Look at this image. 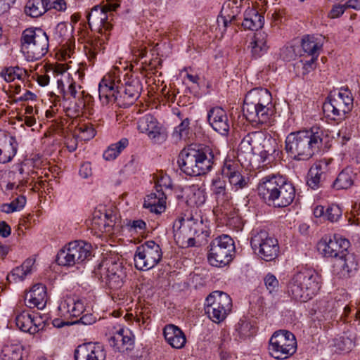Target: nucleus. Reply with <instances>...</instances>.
Here are the masks:
<instances>
[{
    "instance_id": "obj_1",
    "label": "nucleus",
    "mask_w": 360,
    "mask_h": 360,
    "mask_svg": "<svg viewBox=\"0 0 360 360\" xmlns=\"http://www.w3.org/2000/svg\"><path fill=\"white\" fill-rule=\"evenodd\" d=\"M330 137L320 126L290 133L285 139V149L295 160L307 161L324 153L328 148Z\"/></svg>"
},
{
    "instance_id": "obj_2",
    "label": "nucleus",
    "mask_w": 360,
    "mask_h": 360,
    "mask_svg": "<svg viewBox=\"0 0 360 360\" xmlns=\"http://www.w3.org/2000/svg\"><path fill=\"white\" fill-rule=\"evenodd\" d=\"M215 160L214 150L210 146L198 148L189 146L180 152L177 163L181 172L186 175L198 176L211 171Z\"/></svg>"
},
{
    "instance_id": "obj_3",
    "label": "nucleus",
    "mask_w": 360,
    "mask_h": 360,
    "mask_svg": "<svg viewBox=\"0 0 360 360\" xmlns=\"http://www.w3.org/2000/svg\"><path fill=\"white\" fill-rule=\"evenodd\" d=\"M270 139L262 131H253L246 134L240 141L238 148V161L247 167L252 165V160L255 155L260 158L259 162L267 166L269 162V146Z\"/></svg>"
},
{
    "instance_id": "obj_4",
    "label": "nucleus",
    "mask_w": 360,
    "mask_h": 360,
    "mask_svg": "<svg viewBox=\"0 0 360 360\" xmlns=\"http://www.w3.org/2000/svg\"><path fill=\"white\" fill-rule=\"evenodd\" d=\"M321 288V278L314 269H304L295 274L288 285V294L295 300L307 302Z\"/></svg>"
},
{
    "instance_id": "obj_5",
    "label": "nucleus",
    "mask_w": 360,
    "mask_h": 360,
    "mask_svg": "<svg viewBox=\"0 0 360 360\" xmlns=\"http://www.w3.org/2000/svg\"><path fill=\"white\" fill-rule=\"evenodd\" d=\"M270 95L268 89H252L245 97L243 105V113L248 121L252 123H259L270 125L269 108L270 103L263 97Z\"/></svg>"
},
{
    "instance_id": "obj_6",
    "label": "nucleus",
    "mask_w": 360,
    "mask_h": 360,
    "mask_svg": "<svg viewBox=\"0 0 360 360\" xmlns=\"http://www.w3.org/2000/svg\"><path fill=\"white\" fill-rule=\"evenodd\" d=\"M49 46V37L39 27L25 29L20 37V49L28 60H37L46 55Z\"/></svg>"
},
{
    "instance_id": "obj_7",
    "label": "nucleus",
    "mask_w": 360,
    "mask_h": 360,
    "mask_svg": "<svg viewBox=\"0 0 360 360\" xmlns=\"http://www.w3.org/2000/svg\"><path fill=\"white\" fill-rule=\"evenodd\" d=\"M205 227L202 220L179 217L173 224L174 238L183 248L195 246L197 238L204 233L207 236Z\"/></svg>"
},
{
    "instance_id": "obj_8",
    "label": "nucleus",
    "mask_w": 360,
    "mask_h": 360,
    "mask_svg": "<svg viewBox=\"0 0 360 360\" xmlns=\"http://www.w3.org/2000/svg\"><path fill=\"white\" fill-rule=\"evenodd\" d=\"M354 98L347 89L341 88L331 91L323 103V110L326 116L333 120H342L353 108Z\"/></svg>"
},
{
    "instance_id": "obj_9",
    "label": "nucleus",
    "mask_w": 360,
    "mask_h": 360,
    "mask_svg": "<svg viewBox=\"0 0 360 360\" xmlns=\"http://www.w3.org/2000/svg\"><path fill=\"white\" fill-rule=\"evenodd\" d=\"M94 276L112 290L120 289L124 283L126 274L121 262L112 258L106 259L96 266Z\"/></svg>"
},
{
    "instance_id": "obj_10",
    "label": "nucleus",
    "mask_w": 360,
    "mask_h": 360,
    "mask_svg": "<svg viewBox=\"0 0 360 360\" xmlns=\"http://www.w3.org/2000/svg\"><path fill=\"white\" fill-rule=\"evenodd\" d=\"M91 256V245L82 240H75L69 243L58 252L56 262L60 266L77 267L88 260Z\"/></svg>"
},
{
    "instance_id": "obj_11",
    "label": "nucleus",
    "mask_w": 360,
    "mask_h": 360,
    "mask_svg": "<svg viewBox=\"0 0 360 360\" xmlns=\"http://www.w3.org/2000/svg\"><path fill=\"white\" fill-rule=\"evenodd\" d=\"M234 252L233 240L229 236L222 234L211 241L208 261L212 266H224L231 262Z\"/></svg>"
},
{
    "instance_id": "obj_12",
    "label": "nucleus",
    "mask_w": 360,
    "mask_h": 360,
    "mask_svg": "<svg viewBox=\"0 0 360 360\" xmlns=\"http://www.w3.org/2000/svg\"><path fill=\"white\" fill-rule=\"evenodd\" d=\"M205 313L214 323H219L225 320L232 309L230 296L222 291H214L205 300Z\"/></svg>"
},
{
    "instance_id": "obj_13",
    "label": "nucleus",
    "mask_w": 360,
    "mask_h": 360,
    "mask_svg": "<svg viewBox=\"0 0 360 360\" xmlns=\"http://www.w3.org/2000/svg\"><path fill=\"white\" fill-rule=\"evenodd\" d=\"M120 6L118 0H106V4L102 7L94 6L87 14L88 24L91 30L105 33L112 29V11Z\"/></svg>"
},
{
    "instance_id": "obj_14",
    "label": "nucleus",
    "mask_w": 360,
    "mask_h": 360,
    "mask_svg": "<svg viewBox=\"0 0 360 360\" xmlns=\"http://www.w3.org/2000/svg\"><path fill=\"white\" fill-rule=\"evenodd\" d=\"M121 70L117 67L114 68L101 79L98 85L99 98L103 105L117 102L122 106L120 95L121 82Z\"/></svg>"
},
{
    "instance_id": "obj_15",
    "label": "nucleus",
    "mask_w": 360,
    "mask_h": 360,
    "mask_svg": "<svg viewBox=\"0 0 360 360\" xmlns=\"http://www.w3.org/2000/svg\"><path fill=\"white\" fill-rule=\"evenodd\" d=\"M162 252L160 245L148 240L136 248L134 261L138 270L148 271L155 267L161 260Z\"/></svg>"
},
{
    "instance_id": "obj_16",
    "label": "nucleus",
    "mask_w": 360,
    "mask_h": 360,
    "mask_svg": "<svg viewBox=\"0 0 360 360\" xmlns=\"http://www.w3.org/2000/svg\"><path fill=\"white\" fill-rule=\"evenodd\" d=\"M271 356L276 359H285L292 356L297 349L295 335L290 331L279 330L271 335Z\"/></svg>"
},
{
    "instance_id": "obj_17",
    "label": "nucleus",
    "mask_w": 360,
    "mask_h": 360,
    "mask_svg": "<svg viewBox=\"0 0 360 360\" xmlns=\"http://www.w3.org/2000/svg\"><path fill=\"white\" fill-rule=\"evenodd\" d=\"M216 201L214 212L224 219L227 224L236 226L240 223L238 210L235 207L228 189L213 196Z\"/></svg>"
},
{
    "instance_id": "obj_18",
    "label": "nucleus",
    "mask_w": 360,
    "mask_h": 360,
    "mask_svg": "<svg viewBox=\"0 0 360 360\" xmlns=\"http://www.w3.org/2000/svg\"><path fill=\"white\" fill-rule=\"evenodd\" d=\"M120 85L121 90L120 99L122 101V106L127 108L133 104L139 97L142 89L141 84L138 78L127 72L123 75V80L121 79Z\"/></svg>"
},
{
    "instance_id": "obj_19",
    "label": "nucleus",
    "mask_w": 360,
    "mask_h": 360,
    "mask_svg": "<svg viewBox=\"0 0 360 360\" xmlns=\"http://www.w3.org/2000/svg\"><path fill=\"white\" fill-rule=\"evenodd\" d=\"M138 129L141 133L147 134L155 143H161L167 139V134L162 125L150 114L145 115L139 120Z\"/></svg>"
},
{
    "instance_id": "obj_20",
    "label": "nucleus",
    "mask_w": 360,
    "mask_h": 360,
    "mask_svg": "<svg viewBox=\"0 0 360 360\" xmlns=\"http://www.w3.org/2000/svg\"><path fill=\"white\" fill-rule=\"evenodd\" d=\"M115 330L112 335L108 338L109 345L115 352H125L131 351L134 348V339L131 331L127 328L119 326L114 327Z\"/></svg>"
},
{
    "instance_id": "obj_21",
    "label": "nucleus",
    "mask_w": 360,
    "mask_h": 360,
    "mask_svg": "<svg viewBox=\"0 0 360 360\" xmlns=\"http://www.w3.org/2000/svg\"><path fill=\"white\" fill-rule=\"evenodd\" d=\"M350 246L349 241L340 235L335 234L328 241H321L319 243V250L325 257L339 258L348 250Z\"/></svg>"
},
{
    "instance_id": "obj_22",
    "label": "nucleus",
    "mask_w": 360,
    "mask_h": 360,
    "mask_svg": "<svg viewBox=\"0 0 360 360\" xmlns=\"http://www.w3.org/2000/svg\"><path fill=\"white\" fill-rule=\"evenodd\" d=\"M356 256L348 250L337 259L333 264V273L340 278L352 276L358 269Z\"/></svg>"
},
{
    "instance_id": "obj_23",
    "label": "nucleus",
    "mask_w": 360,
    "mask_h": 360,
    "mask_svg": "<svg viewBox=\"0 0 360 360\" xmlns=\"http://www.w3.org/2000/svg\"><path fill=\"white\" fill-rule=\"evenodd\" d=\"M207 121L212 128L221 135H227L231 122L226 111L221 107L212 108L207 113Z\"/></svg>"
},
{
    "instance_id": "obj_24",
    "label": "nucleus",
    "mask_w": 360,
    "mask_h": 360,
    "mask_svg": "<svg viewBox=\"0 0 360 360\" xmlns=\"http://www.w3.org/2000/svg\"><path fill=\"white\" fill-rule=\"evenodd\" d=\"M74 356L75 360H105L106 352L98 343H87L78 346Z\"/></svg>"
},
{
    "instance_id": "obj_25",
    "label": "nucleus",
    "mask_w": 360,
    "mask_h": 360,
    "mask_svg": "<svg viewBox=\"0 0 360 360\" xmlns=\"http://www.w3.org/2000/svg\"><path fill=\"white\" fill-rule=\"evenodd\" d=\"M251 246L258 258L270 261V236L268 231L261 230L251 238Z\"/></svg>"
},
{
    "instance_id": "obj_26",
    "label": "nucleus",
    "mask_w": 360,
    "mask_h": 360,
    "mask_svg": "<svg viewBox=\"0 0 360 360\" xmlns=\"http://www.w3.org/2000/svg\"><path fill=\"white\" fill-rule=\"evenodd\" d=\"M222 174L228 178L230 184L236 190L244 188L248 185L249 179L241 174L238 164L231 160L225 162L222 168Z\"/></svg>"
},
{
    "instance_id": "obj_27",
    "label": "nucleus",
    "mask_w": 360,
    "mask_h": 360,
    "mask_svg": "<svg viewBox=\"0 0 360 360\" xmlns=\"http://www.w3.org/2000/svg\"><path fill=\"white\" fill-rule=\"evenodd\" d=\"M329 171L326 160L316 162L309 169L307 184L311 189L316 190L322 186Z\"/></svg>"
},
{
    "instance_id": "obj_28",
    "label": "nucleus",
    "mask_w": 360,
    "mask_h": 360,
    "mask_svg": "<svg viewBox=\"0 0 360 360\" xmlns=\"http://www.w3.org/2000/svg\"><path fill=\"white\" fill-rule=\"evenodd\" d=\"M25 304L30 308L43 309L47 302L46 288L41 283L35 284L25 297Z\"/></svg>"
},
{
    "instance_id": "obj_29",
    "label": "nucleus",
    "mask_w": 360,
    "mask_h": 360,
    "mask_svg": "<svg viewBox=\"0 0 360 360\" xmlns=\"http://www.w3.org/2000/svg\"><path fill=\"white\" fill-rule=\"evenodd\" d=\"M13 313L16 326L20 330L34 335L41 329L40 324L27 311L16 309Z\"/></svg>"
},
{
    "instance_id": "obj_30",
    "label": "nucleus",
    "mask_w": 360,
    "mask_h": 360,
    "mask_svg": "<svg viewBox=\"0 0 360 360\" xmlns=\"http://www.w3.org/2000/svg\"><path fill=\"white\" fill-rule=\"evenodd\" d=\"M163 335L166 342L173 348L181 349L185 346L186 335L178 326L173 324L166 325L163 329Z\"/></svg>"
},
{
    "instance_id": "obj_31",
    "label": "nucleus",
    "mask_w": 360,
    "mask_h": 360,
    "mask_svg": "<svg viewBox=\"0 0 360 360\" xmlns=\"http://www.w3.org/2000/svg\"><path fill=\"white\" fill-rule=\"evenodd\" d=\"M295 195V188L292 185L283 186L281 190L274 192L271 188V202L275 207H285L288 206L293 200Z\"/></svg>"
},
{
    "instance_id": "obj_32",
    "label": "nucleus",
    "mask_w": 360,
    "mask_h": 360,
    "mask_svg": "<svg viewBox=\"0 0 360 360\" xmlns=\"http://www.w3.org/2000/svg\"><path fill=\"white\" fill-rule=\"evenodd\" d=\"M166 195L162 191H156L148 195L145 198L143 207L151 212L161 214L166 208Z\"/></svg>"
},
{
    "instance_id": "obj_33",
    "label": "nucleus",
    "mask_w": 360,
    "mask_h": 360,
    "mask_svg": "<svg viewBox=\"0 0 360 360\" xmlns=\"http://www.w3.org/2000/svg\"><path fill=\"white\" fill-rule=\"evenodd\" d=\"M322 35H305L302 39V48L308 56L319 57L323 45Z\"/></svg>"
},
{
    "instance_id": "obj_34",
    "label": "nucleus",
    "mask_w": 360,
    "mask_h": 360,
    "mask_svg": "<svg viewBox=\"0 0 360 360\" xmlns=\"http://www.w3.org/2000/svg\"><path fill=\"white\" fill-rule=\"evenodd\" d=\"M264 24V17L255 8H248L244 13L242 26L245 30L258 31Z\"/></svg>"
},
{
    "instance_id": "obj_35",
    "label": "nucleus",
    "mask_w": 360,
    "mask_h": 360,
    "mask_svg": "<svg viewBox=\"0 0 360 360\" xmlns=\"http://www.w3.org/2000/svg\"><path fill=\"white\" fill-rule=\"evenodd\" d=\"M355 176L353 168L347 167L339 173L333 186L338 190L347 189L353 185Z\"/></svg>"
},
{
    "instance_id": "obj_36",
    "label": "nucleus",
    "mask_w": 360,
    "mask_h": 360,
    "mask_svg": "<svg viewBox=\"0 0 360 360\" xmlns=\"http://www.w3.org/2000/svg\"><path fill=\"white\" fill-rule=\"evenodd\" d=\"M257 332V327L254 323L246 319H241L235 326V335L240 340H245L254 336Z\"/></svg>"
},
{
    "instance_id": "obj_37",
    "label": "nucleus",
    "mask_w": 360,
    "mask_h": 360,
    "mask_svg": "<svg viewBox=\"0 0 360 360\" xmlns=\"http://www.w3.org/2000/svg\"><path fill=\"white\" fill-rule=\"evenodd\" d=\"M49 10L48 0H29L25 6L26 15L32 18L41 16Z\"/></svg>"
},
{
    "instance_id": "obj_38",
    "label": "nucleus",
    "mask_w": 360,
    "mask_h": 360,
    "mask_svg": "<svg viewBox=\"0 0 360 360\" xmlns=\"http://www.w3.org/2000/svg\"><path fill=\"white\" fill-rule=\"evenodd\" d=\"M33 264L34 260L32 259L25 260L21 266L15 267L8 274L7 280L10 283L23 281L28 274H31Z\"/></svg>"
},
{
    "instance_id": "obj_39",
    "label": "nucleus",
    "mask_w": 360,
    "mask_h": 360,
    "mask_svg": "<svg viewBox=\"0 0 360 360\" xmlns=\"http://www.w3.org/2000/svg\"><path fill=\"white\" fill-rule=\"evenodd\" d=\"M91 98V96L82 90L79 95H78V97L75 99V101L70 103V105L67 108V112L72 116H79L83 113L86 102L90 101Z\"/></svg>"
},
{
    "instance_id": "obj_40",
    "label": "nucleus",
    "mask_w": 360,
    "mask_h": 360,
    "mask_svg": "<svg viewBox=\"0 0 360 360\" xmlns=\"http://www.w3.org/2000/svg\"><path fill=\"white\" fill-rule=\"evenodd\" d=\"M268 41L269 38L266 33L257 31L255 34L254 46L252 48V53L255 56L259 57L266 53L269 49Z\"/></svg>"
},
{
    "instance_id": "obj_41",
    "label": "nucleus",
    "mask_w": 360,
    "mask_h": 360,
    "mask_svg": "<svg viewBox=\"0 0 360 360\" xmlns=\"http://www.w3.org/2000/svg\"><path fill=\"white\" fill-rule=\"evenodd\" d=\"M23 347L20 345H4L1 350L2 360H22Z\"/></svg>"
},
{
    "instance_id": "obj_42",
    "label": "nucleus",
    "mask_w": 360,
    "mask_h": 360,
    "mask_svg": "<svg viewBox=\"0 0 360 360\" xmlns=\"http://www.w3.org/2000/svg\"><path fill=\"white\" fill-rule=\"evenodd\" d=\"M129 141L126 138L121 139L115 143H112L103 153V158L106 160H115L120 153L128 146Z\"/></svg>"
},
{
    "instance_id": "obj_43",
    "label": "nucleus",
    "mask_w": 360,
    "mask_h": 360,
    "mask_svg": "<svg viewBox=\"0 0 360 360\" xmlns=\"http://www.w3.org/2000/svg\"><path fill=\"white\" fill-rule=\"evenodd\" d=\"M72 307L70 311V316L78 317L83 314L84 311V302L78 299H75L71 297H66L61 302L62 308H68Z\"/></svg>"
},
{
    "instance_id": "obj_44",
    "label": "nucleus",
    "mask_w": 360,
    "mask_h": 360,
    "mask_svg": "<svg viewBox=\"0 0 360 360\" xmlns=\"http://www.w3.org/2000/svg\"><path fill=\"white\" fill-rule=\"evenodd\" d=\"M71 37V32L65 23H59L55 28L53 39L58 44H67Z\"/></svg>"
},
{
    "instance_id": "obj_45",
    "label": "nucleus",
    "mask_w": 360,
    "mask_h": 360,
    "mask_svg": "<svg viewBox=\"0 0 360 360\" xmlns=\"http://www.w3.org/2000/svg\"><path fill=\"white\" fill-rule=\"evenodd\" d=\"M344 323H352L356 326L360 324V304L352 311L349 306L344 307L343 312L340 317Z\"/></svg>"
},
{
    "instance_id": "obj_46",
    "label": "nucleus",
    "mask_w": 360,
    "mask_h": 360,
    "mask_svg": "<svg viewBox=\"0 0 360 360\" xmlns=\"http://www.w3.org/2000/svg\"><path fill=\"white\" fill-rule=\"evenodd\" d=\"M26 204V198L24 195H19L10 203H4L0 210L2 212L10 214L21 210Z\"/></svg>"
},
{
    "instance_id": "obj_47",
    "label": "nucleus",
    "mask_w": 360,
    "mask_h": 360,
    "mask_svg": "<svg viewBox=\"0 0 360 360\" xmlns=\"http://www.w3.org/2000/svg\"><path fill=\"white\" fill-rule=\"evenodd\" d=\"M190 120L185 118L174 128L172 136L176 140H186L190 135Z\"/></svg>"
},
{
    "instance_id": "obj_48",
    "label": "nucleus",
    "mask_w": 360,
    "mask_h": 360,
    "mask_svg": "<svg viewBox=\"0 0 360 360\" xmlns=\"http://www.w3.org/2000/svg\"><path fill=\"white\" fill-rule=\"evenodd\" d=\"M25 75V70L19 67H9L5 68L1 72V76L7 82H13L15 79H22Z\"/></svg>"
},
{
    "instance_id": "obj_49",
    "label": "nucleus",
    "mask_w": 360,
    "mask_h": 360,
    "mask_svg": "<svg viewBox=\"0 0 360 360\" xmlns=\"http://www.w3.org/2000/svg\"><path fill=\"white\" fill-rule=\"evenodd\" d=\"M189 200L191 202L197 206L203 205L207 199L206 192L205 188L198 187V186H193L190 188Z\"/></svg>"
},
{
    "instance_id": "obj_50",
    "label": "nucleus",
    "mask_w": 360,
    "mask_h": 360,
    "mask_svg": "<svg viewBox=\"0 0 360 360\" xmlns=\"http://www.w3.org/2000/svg\"><path fill=\"white\" fill-rule=\"evenodd\" d=\"M335 345L341 352H349L355 345V338L344 334L336 340Z\"/></svg>"
},
{
    "instance_id": "obj_51",
    "label": "nucleus",
    "mask_w": 360,
    "mask_h": 360,
    "mask_svg": "<svg viewBox=\"0 0 360 360\" xmlns=\"http://www.w3.org/2000/svg\"><path fill=\"white\" fill-rule=\"evenodd\" d=\"M243 0H229L223 6L221 13H231V18H236L238 14L240 12Z\"/></svg>"
},
{
    "instance_id": "obj_52",
    "label": "nucleus",
    "mask_w": 360,
    "mask_h": 360,
    "mask_svg": "<svg viewBox=\"0 0 360 360\" xmlns=\"http://www.w3.org/2000/svg\"><path fill=\"white\" fill-rule=\"evenodd\" d=\"M270 176L264 177L258 184L257 191L259 197L266 202L270 201Z\"/></svg>"
},
{
    "instance_id": "obj_53",
    "label": "nucleus",
    "mask_w": 360,
    "mask_h": 360,
    "mask_svg": "<svg viewBox=\"0 0 360 360\" xmlns=\"http://www.w3.org/2000/svg\"><path fill=\"white\" fill-rule=\"evenodd\" d=\"M10 148L11 150H4V151L0 148V163H8L11 162L15 155L17 153V145L13 138H11V141H10Z\"/></svg>"
},
{
    "instance_id": "obj_54",
    "label": "nucleus",
    "mask_w": 360,
    "mask_h": 360,
    "mask_svg": "<svg viewBox=\"0 0 360 360\" xmlns=\"http://www.w3.org/2000/svg\"><path fill=\"white\" fill-rule=\"evenodd\" d=\"M342 211L336 204L329 205L326 210L325 217L330 222H335L342 217Z\"/></svg>"
},
{
    "instance_id": "obj_55",
    "label": "nucleus",
    "mask_w": 360,
    "mask_h": 360,
    "mask_svg": "<svg viewBox=\"0 0 360 360\" xmlns=\"http://www.w3.org/2000/svg\"><path fill=\"white\" fill-rule=\"evenodd\" d=\"M172 182L170 177L167 174H160L157 175L155 181V190L162 191L164 189H171Z\"/></svg>"
},
{
    "instance_id": "obj_56",
    "label": "nucleus",
    "mask_w": 360,
    "mask_h": 360,
    "mask_svg": "<svg viewBox=\"0 0 360 360\" xmlns=\"http://www.w3.org/2000/svg\"><path fill=\"white\" fill-rule=\"evenodd\" d=\"M288 185H292V184L288 181L285 176L279 174H271V188H273L274 192L281 190L283 186Z\"/></svg>"
},
{
    "instance_id": "obj_57",
    "label": "nucleus",
    "mask_w": 360,
    "mask_h": 360,
    "mask_svg": "<svg viewBox=\"0 0 360 360\" xmlns=\"http://www.w3.org/2000/svg\"><path fill=\"white\" fill-rule=\"evenodd\" d=\"M210 189L212 191V194L213 196L217 195L218 193L224 191L226 190V182L225 180L221 179L220 177L217 176L214 178L212 180Z\"/></svg>"
},
{
    "instance_id": "obj_58",
    "label": "nucleus",
    "mask_w": 360,
    "mask_h": 360,
    "mask_svg": "<svg viewBox=\"0 0 360 360\" xmlns=\"http://www.w3.org/2000/svg\"><path fill=\"white\" fill-rule=\"evenodd\" d=\"M81 136L84 140H90L96 135V131L91 124H84L79 128Z\"/></svg>"
},
{
    "instance_id": "obj_59",
    "label": "nucleus",
    "mask_w": 360,
    "mask_h": 360,
    "mask_svg": "<svg viewBox=\"0 0 360 360\" xmlns=\"http://www.w3.org/2000/svg\"><path fill=\"white\" fill-rule=\"evenodd\" d=\"M68 82L69 84L68 90L66 91L65 96L70 95L71 97H72V98L76 99L77 97H78V95H79V93L82 91H78V89L80 90L82 87L80 85H77L76 82L73 81L72 79L68 78Z\"/></svg>"
},
{
    "instance_id": "obj_60",
    "label": "nucleus",
    "mask_w": 360,
    "mask_h": 360,
    "mask_svg": "<svg viewBox=\"0 0 360 360\" xmlns=\"http://www.w3.org/2000/svg\"><path fill=\"white\" fill-rule=\"evenodd\" d=\"M101 223L103 224L104 231L107 232H110L112 231V229L115 224L114 219H112V214H108L107 213L104 214L103 216L98 217Z\"/></svg>"
},
{
    "instance_id": "obj_61",
    "label": "nucleus",
    "mask_w": 360,
    "mask_h": 360,
    "mask_svg": "<svg viewBox=\"0 0 360 360\" xmlns=\"http://www.w3.org/2000/svg\"><path fill=\"white\" fill-rule=\"evenodd\" d=\"M266 303L262 297L258 298L257 302L252 306V309L255 312L256 316H261L266 311Z\"/></svg>"
},
{
    "instance_id": "obj_62",
    "label": "nucleus",
    "mask_w": 360,
    "mask_h": 360,
    "mask_svg": "<svg viewBox=\"0 0 360 360\" xmlns=\"http://www.w3.org/2000/svg\"><path fill=\"white\" fill-rule=\"evenodd\" d=\"M49 10L53 8L58 11H63L66 9V2L65 0H48Z\"/></svg>"
},
{
    "instance_id": "obj_63",
    "label": "nucleus",
    "mask_w": 360,
    "mask_h": 360,
    "mask_svg": "<svg viewBox=\"0 0 360 360\" xmlns=\"http://www.w3.org/2000/svg\"><path fill=\"white\" fill-rule=\"evenodd\" d=\"M311 58L308 60H304L303 62V74H308L311 70L315 68L316 61L318 59V57H315L313 56H310Z\"/></svg>"
},
{
    "instance_id": "obj_64",
    "label": "nucleus",
    "mask_w": 360,
    "mask_h": 360,
    "mask_svg": "<svg viewBox=\"0 0 360 360\" xmlns=\"http://www.w3.org/2000/svg\"><path fill=\"white\" fill-rule=\"evenodd\" d=\"M129 226L130 228L135 231H142L146 229V224L142 219L134 220L132 221H129Z\"/></svg>"
}]
</instances>
